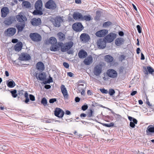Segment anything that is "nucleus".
Here are the masks:
<instances>
[{
	"mask_svg": "<svg viewBox=\"0 0 154 154\" xmlns=\"http://www.w3.org/2000/svg\"><path fill=\"white\" fill-rule=\"evenodd\" d=\"M137 92L136 91H133L131 93V95L134 96L137 93Z\"/></svg>",
	"mask_w": 154,
	"mask_h": 154,
	"instance_id": "e2e57ef3",
	"label": "nucleus"
},
{
	"mask_svg": "<svg viewBox=\"0 0 154 154\" xmlns=\"http://www.w3.org/2000/svg\"><path fill=\"white\" fill-rule=\"evenodd\" d=\"M145 59L144 56L142 53H141V60H144Z\"/></svg>",
	"mask_w": 154,
	"mask_h": 154,
	"instance_id": "774afa93",
	"label": "nucleus"
},
{
	"mask_svg": "<svg viewBox=\"0 0 154 154\" xmlns=\"http://www.w3.org/2000/svg\"><path fill=\"white\" fill-rule=\"evenodd\" d=\"M60 89L64 98L67 99L68 98L69 95L64 85H62L60 86Z\"/></svg>",
	"mask_w": 154,
	"mask_h": 154,
	"instance_id": "f8f14e48",
	"label": "nucleus"
},
{
	"mask_svg": "<svg viewBox=\"0 0 154 154\" xmlns=\"http://www.w3.org/2000/svg\"><path fill=\"white\" fill-rule=\"evenodd\" d=\"M93 62V57L91 55H89L85 59L84 63L85 65H89Z\"/></svg>",
	"mask_w": 154,
	"mask_h": 154,
	"instance_id": "4be33fe9",
	"label": "nucleus"
},
{
	"mask_svg": "<svg viewBox=\"0 0 154 154\" xmlns=\"http://www.w3.org/2000/svg\"><path fill=\"white\" fill-rule=\"evenodd\" d=\"M80 100V98L78 97H76L75 98V101L76 102H79Z\"/></svg>",
	"mask_w": 154,
	"mask_h": 154,
	"instance_id": "680f3d73",
	"label": "nucleus"
},
{
	"mask_svg": "<svg viewBox=\"0 0 154 154\" xmlns=\"http://www.w3.org/2000/svg\"><path fill=\"white\" fill-rule=\"evenodd\" d=\"M137 28L138 32L140 33H141V30L140 26L139 25H137Z\"/></svg>",
	"mask_w": 154,
	"mask_h": 154,
	"instance_id": "5fc2aeb1",
	"label": "nucleus"
},
{
	"mask_svg": "<svg viewBox=\"0 0 154 154\" xmlns=\"http://www.w3.org/2000/svg\"><path fill=\"white\" fill-rule=\"evenodd\" d=\"M1 12L2 13L1 17H5L9 12L8 8L6 7L2 8L1 9Z\"/></svg>",
	"mask_w": 154,
	"mask_h": 154,
	"instance_id": "5701e85b",
	"label": "nucleus"
},
{
	"mask_svg": "<svg viewBox=\"0 0 154 154\" xmlns=\"http://www.w3.org/2000/svg\"><path fill=\"white\" fill-rule=\"evenodd\" d=\"M53 82V81L52 78L51 77H50L49 79L47 81H45V82L44 83L45 84H46V83H50L52 82Z\"/></svg>",
	"mask_w": 154,
	"mask_h": 154,
	"instance_id": "09e8293b",
	"label": "nucleus"
},
{
	"mask_svg": "<svg viewBox=\"0 0 154 154\" xmlns=\"http://www.w3.org/2000/svg\"><path fill=\"white\" fill-rule=\"evenodd\" d=\"M80 38L82 42L85 43L88 42L90 39V37L88 34L83 33L80 35Z\"/></svg>",
	"mask_w": 154,
	"mask_h": 154,
	"instance_id": "ddd939ff",
	"label": "nucleus"
},
{
	"mask_svg": "<svg viewBox=\"0 0 154 154\" xmlns=\"http://www.w3.org/2000/svg\"><path fill=\"white\" fill-rule=\"evenodd\" d=\"M54 22L53 23L55 27H59L60 26V23L63 21L61 17H57L54 19Z\"/></svg>",
	"mask_w": 154,
	"mask_h": 154,
	"instance_id": "2eb2a0df",
	"label": "nucleus"
},
{
	"mask_svg": "<svg viewBox=\"0 0 154 154\" xmlns=\"http://www.w3.org/2000/svg\"><path fill=\"white\" fill-rule=\"evenodd\" d=\"M54 121L50 119L46 120L45 121V122L46 123H53Z\"/></svg>",
	"mask_w": 154,
	"mask_h": 154,
	"instance_id": "4d7b16f0",
	"label": "nucleus"
},
{
	"mask_svg": "<svg viewBox=\"0 0 154 154\" xmlns=\"http://www.w3.org/2000/svg\"><path fill=\"white\" fill-rule=\"evenodd\" d=\"M100 90L103 94H106L108 92V91L104 88L100 89Z\"/></svg>",
	"mask_w": 154,
	"mask_h": 154,
	"instance_id": "49530a36",
	"label": "nucleus"
},
{
	"mask_svg": "<svg viewBox=\"0 0 154 154\" xmlns=\"http://www.w3.org/2000/svg\"><path fill=\"white\" fill-rule=\"evenodd\" d=\"M64 113V111L60 108H57L55 109L54 114L55 116L57 117L62 118Z\"/></svg>",
	"mask_w": 154,
	"mask_h": 154,
	"instance_id": "0eeeda50",
	"label": "nucleus"
},
{
	"mask_svg": "<svg viewBox=\"0 0 154 154\" xmlns=\"http://www.w3.org/2000/svg\"><path fill=\"white\" fill-rule=\"evenodd\" d=\"M114 124L113 122H111L109 124H103V125L104 126L107 127H110L113 126Z\"/></svg>",
	"mask_w": 154,
	"mask_h": 154,
	"instance_id": "37998d69",
	"label": "nucleus"
},
{
	"mask_svg": "<svg viewBox=\"0 0 154 154\" xmlns=\"http://www.w3.org/2000/svg\"><path fill=\"white\" fill-rule=\"evenodd\" d=\"M44 88H45L47 89H49L51 88V86L50 85H45Z\"/></svg>",
	"mask_w": 154,
	"mask_h": 154,
	"instance_id": "13d9d810",
	"label": "nucleus"
},
{
	"mask_svg": "<svg viewBox=\"0 0 154 154\" xmlns=\"http://www.w3.org/2000/svg\"><path fill=\"white\" fill-rule=\"evenodd\" d=\"M124 40L122 38H117L115 41V44L117 46H120L123 44Z\"/></svg>",
	"mask_w": 154,
	"mask_h": 154,
	"instance_id": "b1692460",
	"label": "nucleus"
},
{
	"mask_svg": "<svg viewBox=\"0 0 154 154\" xmlns=\"http://www.w3.org/2000/svg\"><path fill=\"white\" fill-rule=\"evenodd\" d=\"M108 33V31L106 29H103L97 32L96 35L99 37H102L106 35Z\"/></svg>",
	"mask_w": 154,
	"mask_h": 154,
	"instance_id": "dca6fc26",
	"label": "nucleus"
},
{
	"mask_svg": "<svg viewBox=\"0 0 154 154\" xmlns=\"http://www.w3.org/2000/svg\"><path fill=\"white\" fill-rule=\"evenodd\" d=\"M109 93L110 96H112L115 93V91L114 89L111 88L109 89Z\"/></svg>",
	"mask_w": 154,
	"mask_h": 154,
	"instance_id": "c03bdc74",
	"label": "nucleus"
},
{
	"mask_svg": "<svg viewBox=\"0 0 154 154\" xmlns=\"http://www.w3.org/2000/svg\"><path fill=\"white\" fill-rule=\"evenodd\" d=\"M45 6L47 9H54L56 8V5L53 1L49 0L45 3Z\"/></svg>",
	"mask_w": 154,
	"mask_h": 154,
	"instance_id": "423d86ee",
	"label": "nucleus"
},
{
	"mask_svg": "<svg viewBox=\"0 0 154 154\" xmlns=\"http://www.w3.org/2000/svg\"><path fill=\"white\" fill-rule=\"evenodd\" d=\"M97 45L100 48L103 49L106 46V40L101 39H99L97 42Z\"/></svg>",
	"mask_w": 154,
	"mask_h": 154,
	"instance_id": "4468645a",
	"label": "nucleus"
},
{
	"mask_svg": "<svg viewBox=\"0 0 154 154\" xmlns=\"http://www.w3.org/2000/svg\"><path fill=\"white\" fill-rule=\"evenodd\" d=\"M59 48L58 46L56 45H52L50 48V50L52 51H56L58 50Z\"/></svg>",
	"mask_w": 154,
	"mask_h": 154,
	"instance_id": "58836bf2",
	"label": "nucleus"
},
{
	"mask_svg": "<svg viewBox=\"0 0 154 154\" xmlns=\"http://www.w3.org/2000/svg\"><path fill=\"white\" fill-rule=\"evenodd\" d=\"M116 35L114 33H110L105 37L106 41L108 43L112 42L116 38Z\"/></svg>",
	"mask_w": 154,
	"mask_h": 154,
	"instance_id": "6e6552de",
	"label": "nucleus"
},
{
	"mask_svg": "<svg viewBox=\"0 0 154 154\" xmlns=\"http://www.w3.org/2000/svg\"><path fill=\"white\" fill-rule=\"evenodd\" d=\"M36 78L40 81H43L45 79V77L43 73H41L39 74L38 76H36Z\"/></svg>",
	"mask_w": 154,
	"mask_h": 154,
	"instance_id": "e433bc0d",
	"label": "nucleus"
},
{
	"mask_svg": "<svg viewBox=\"0 0 154 154\" xmlns=\"http://www.w3.org/2000/svg\"><path fill=\"white\" fill-rule=\"evenodd\" d=\"M36 68L38 71L42 72L45 69L44 65L42 62L39 61L36 64Z\"/></svg>",
	"mask_w": 154,
	"mask_h": 154,
	"instance_id": "f3484780",
	"label": "nucleus"
},
{
	"mask_svg": "<svg viewBox=\"0 0 154 154\" xmlns=\"http://www.w3.org/2000/svg\"><path fill=\"white\" fill-rule=\"evenodd\" d=\"M91 19V17L90 15H85L82 16V21L85 20L86 21H90Z\"/></svg>",
	"mask_w": 154,
	"mask_h": 154,
	"instance_id": "4c0bfd02",
	"label": "nucleus"
},
{
	"mask_svg": "<svg viewBox=\"0 0 154 154\" xmlns=\"http://www.w3.org/2000/svg\"><path fill=\"white\" fill-rule=\"evenodd\" d=\"M10 92L11 93L13 97L16 98L17 97V91L16 90L14 89L13 90L11 91Z\"/></svg>",
	"mask_w": 154,
	"mask_h": 154,
	"instance_id": "ea45409f",
	"label": "nucleus"
},
{
	"mask_svg": "<svg viewBox=\"0 0 154 154\" xmlns=\"http://www.w3.org/2000/svg\"><path fill=\"white\" fill-rule=\"evenodd\" d=\"M29 98L30 100L34 101L35 100V97L34 95L32 94H30L29 95Z\"/></svg>",
	"mask_w": 154,
	"mask_h": 154,
	"instance_id": "3c124183",
	"label": "nucleus"
},
{
	"mask_svg": "<svg viewBox=\"0 0 154 154\" xmlns=\"http://www.w3.org/2000/svg\"><path fill=\"white\" fill-rule=\"evenodd\" d=\"M41 103L44 106L46 105L47 103V102L46 98L45 97L43 98L42 100Z\"/></svg>",
	"mask_w": 154,
	"mask_h": 154,
	"instance_id": "79ce46f5",
	"label": "nucleus"
},
{
	"mask_svg": "<svg viewBox=\"0 0 154 154\" xmlns=\"http://www.w3.org/2000/svg\"><path fill=\"white\" fill-rule=\"evenodd\" d=\"M143 69L145 70L144 71V73L146 75H148V73L152 75L154 72V69L151 66H147V69L146 67H144Z\"/></svg>",
	"mask_w": 154,
	"mask_h": 154,
	"instance_id": "412c9836",
	"label": "nucleus"
},
{
	"mask_svg": "<svg viewBox=\"0 0 154 154\" xmlns=\"http://www.w3.org/2000/svg\"><path fill=\"white\" fill-rule=\"evenodd\" d=\"M31 24L34 26H38L41 24V20L40 18H34L31 20Z\"/></svg>",
	"mask_w": 154,
	"mask_h": 154,
	"instance_id": "a211bd4d",
	"label": "nucleus"
},
{
	"mask_svg": "<svg viewBox=\"0 0 154 154\" xmlns=\"http://www.w3.org/2000/svg\"><path fill=\"white\" fill-rule=\"evenodd\" d=\"M82 15L81 13L77 12H74L72 15L73 17L75 20H82Z\"/></svg>",
	"mask_w": 154,
	"mask_h": 154,
	"instance_id": "6ab92c4d",
	"label": "nucleus"
},
{
	"mask_svg": "<svg viewBox=\"0 0 154 154\" xmlns=\"http://www.w3.org/2000/svg\"><path fill=\"white\" fill-rule=\"evenodd\" d=\"M146 103L149 106H152V105L151 104H150L148 100V99H147V100L146 102Z\"/></svg>",
	"mask_w": 154,
	"mask_h": 154,
	"instance_id": "69168bd1",
	"label": "nucleus"
},
{
	"mask_svg": "<svg viewBox=\"0 0 154 154\" xmlns=\"http://www.w3.org/2000/svg\"><path fill=\"white\" fill-rule=\"evenodd\" d=\"M118 33H119V35L121 36H122L124 35V32L122 31H119Z\"/></svg>",
	"mask_w": 154,
	"mask_h": 154,
	"instance_id": "bf43d9fd",
	"label": "nucleus"
},
{
	"mask_svg": "<svg viewBox=\"0 0 154 154\" xmlns=\"http://www.w3.org/2000/svg\"><path fill=\"white\" fill-rule=\"evenodd\" d=\"M25 23H18L16 25V27L19 31H22L25 26Z\"/></svg>",
	"mask_w": 154,
	"mask_h": 154,
	"instance_id": "c756f323",
	"label": "nucleus"
},
{
	"mask_svg": "<svg viewBox=\"0 0 154 154\" xmlns=\"http://www.w3.org/2000/svg\"><path fill=\"white\" fill-rule=\"evenodd\" d=\"M31 59L30 55L27 53H23L20 55L19 59L21 61L28 60Z\"/></svg>",
	"mask_w": 154,
	"mask_h": 154,
	"instance_id": "9b49d317",
	"label": "nucleus"
},
{
	"mask_svg": "<svg viewBox=\"0 0 154 154\" xmlns=\"http://www.w3.org/2000/svg\"><path fill=\"white\" fill-rule=\"evenodd\" d=\"M125 58V56L124 55H122L119 56V59L120 60L122 61L123 60H124Z\"/></svg>",
	"mask_w": 154,
	"mask_h": 154,
	"instance_id": "8fccbe9b",
	"label": "nucleus"
},
{
	"mask_svg": "<svg viewBox=\"0 0 154 154\" xmlns=\"http://www.w3.org/2000/svg\"><path fill=\"white\" fill-rule=\"evenodd\" d=\"M146 133L148 135H150L151 133H154V126L151 125H149L146 130Z\"/></svg>",
	"mask_w": 154,
	"mask_h": 154,
	"instance_id": "a878e982",
	"label": "nucleus"
},
{
	"mask_svg": "<svg viewBox=\"0 0 154 154\" xmlns=\"http://www.w3.org/2000/svg\"><path fill=\"white\" fill-rule=\"evenodd\" d=\"M106 74L109 77L113 78H116L117 76V72L112 69H108L106 72Z\"/></svg>",
	"mask_w": 154,
	"mask_h": 154,
	"instance_id": "9d476101",
	"label": "nucleus"
},
{
	"mask_svg": "<svg viewBox=\"0 0 154 154\" xmlns=\"http://www.w3.org/2000/svg\"><path fill=\"white\" fill-rule=\"evenodd\" d=\"M58 45L60 47L61 51L65 52L68 51L73 46V43L72 41H69L64 44L63 42H59Z\"/></svg>",
	"mask_w": 154,
	"mask_h": 154,
	"instance_id": "f257e3e1",
	"label": "nucleus"
},
{
	"mask_svg": "<svg viewBox=\"0 0 154 154\" xmlns=\"http://www.w3.org/2000/svg\"><path fill=\"white\" fill-rule=\"evenodd\" d=\"M102 71V66L99 64L96 65L93 69V73L96 76H99Z\"/></svg>",
	"mask_w": 154,
	"mask_h": 154,
	"instance_id": "f03ea898",
	"label": "nucleus"
},
{
	"mask_svg": "<svg viewBox=\"0 0 154 154\" xmlns=\"http://www.w3.org/2000/svg\"><path fill=\"white\" fill-rule=\"evenodd\" d=\"M9 81L8 80L7 82V86L9 88H13L16 85L15 82L12 79H10Z\"/></svg>",
	"mask_w": 154,
	"mask_h": 154,
	"instance_id": "7c9ffc66",
	"label": "nucleus"
},
{
	"mask_svg": "<svg viewBox=\"0 0 154 154\" xmlns=\"http://www.w3.org/2000/svg\"><path fill=\"white\" fill-rule=\"evenodd\" d=\"M112 24V23L109 21L104 23L103 26L104 27H107Z\"/></svg>",
	"mask_w": 154,
	"mask_h": 154,
	"instance_id": "a19ab883",
	"label": "nucleus"
},
{
	"mask_svg": "<svg viewBox=\"0 0 154 154\" xmlns=\"http://www.w3.org/2000/svg\"><path fill=\"white\" fill-rule=\"evenodd\" d=\"M67 74V75L70 77H72L73 75V73L72 72H68Z\"/></svg>",
	"mask_w": 154,
	"mask_h": 154,
	"instance_id": "052dcab7",
	"label": "nucleus"
},
{
	"mask_svg": "<svg viewBox=\"0 0 154 154\" xmlns=\"http://www.w3.org/2000/svg\"><path fill=\"white\" fill-rule=\"evenodd\" d=\"M15 21V18L13 17H10L6 19L4 21V23L6 25H10Z\"/></svg>",
	"mask_w": 154,
	"mask_h": 154,
	"instance_id": "aec40b11",
	"label": "nucleus"
},
{
	"mask_svg": "<svg viewBox=\"0 0 154 154\" xmlns=\"http://www.w3.org/2000/svg\"><path fill=\"white\" fill-rule=\"evenodd\" d=\"M65 114L67 115H70L71 113L69 111L67 110L65 112Z\"/></svg>",
	"mask_w": 154,
	"mask_h": 154,
	"instance_id": "338daca9",
	"label": "nucleus"
},
{
	"mask_svg": "<svg viewBox=\"0 0 154 154\" xmlns=\"http://www.w3.org/2000/svg\"><path fill=\"white\" fill-rule=\"evenodd\" d=\"M42 9H36L33 12V14L34 15H42L43 13L41 11Z\"/></svg>",
	"mask_w": 154,
	"mask_h": 154,
	"instance_id": "72a5a7b5",
	"label": "nucleus"
},
{
	"mask_svg": "<svg viewBox=\"0 0 154 154\" xmlns=\"http://www.w3.org/2000/svg\"><path fill=\"white\" fill-rule=\"evenodd\" d=\"M88 108V106L87 105H84L82 107V109L83 111H85Z\"/></svg>",
	"mask_w": 154,
	"mask_h": 154,
	"instance_id": "6e6d98bb",
	"label": "nucleus"
},
{
	"mask_svg": "<svg viewBox=\"0 0 154 154\" xmlns=\"http://www.w3.org/2000/svg\"><path fill=\"white\" fill-rule=\"evenodd\" d=\"M42 2L41 0L37 1L35 4V8L36 9H42Z\"/></svg>",
	"mask_w": 154,
	"mask_h": 154,
	"instance_id": "393cba45",
	"label": "nucleus"
},
{
	"mask_svg": "<svg viewBox=\"0 0 154 154\" xmlns=\"http://www.w3.org/2000/svg\"><path fill=\"white\" fill-rule=\"evenodd\" d=\"M49 42L52 45H54L56 43L57 39L55 37H52L49 38Z\"/></svg>",
	"mask_w": 154,
	"mask_h": 154,
	"instance_id": "f704fd0d",
	"label": "nucleus"
},
{
	"mask_svg": "<svg viewBox=\"0 0 154 154\" xmlns=\"http://www.w3.org/2000/svg\"><path fill=\"white\" fill-rule=\"evenodd\" d=\"M93 111L92 109H90L89 112L87 115V117L88 118L92 116Z\"/></svg>",
	"mask_w": 154,
	"mask_h": 154,
	"instance_id": "de8ad7c7",
	"label": "nucleus"
},
{
	"mask_svg": "<svg viewBox=\"0 0 154 154\" xmlns=\"http://www.w3.org/2000/svg\"><path fill=\"white\" fill-rule=\"evenodd\" d=\"M63 65L66 68H68L69 67V65L67 63L64 62L63 63Z\"/></svg>",
	"mask_w": 154,
	"mask_h": 154,
	"instance_id": "603ef678",
	"label": "nucleus"
},
{
	"mask_svg": "<svg viewBox=\"0 0 154 154\" xmlns=\"http://www.w3.org/2000/svg\"><path fill=\"white\" fill-rule=\"evenodd\" d=\"M22 6L25 8H28L31 7V4L28 1H23L22 3Z\"/></svg>",
	"mask_w": 154,
	"mask_h": 154,
	"instance_id": "473e14b6",
	"label": "nucleus"
},
{
	"mask_svg": "<svg viewBox=\"0 0 154 154\" xmlns=\"http://www.w3.org/2000/svg\"><path fill=\"white\" fill-rule=\"evenodd\" d=\"M57 36L60 41H63L65 39V35L61 32H58L57 34Z\"/></svg>",
	"mask_w": 154,
	"mask_h": 154,
	"instance_id": "cd10ccee",
	"label": "nucleus"
},
{
	"mask_svg": "<svg viewBox=\"0 0 154 154\" xmlns=\"http://www.w3.org/2000/svg\"><path fill=\"white\" fill-rule=\"evenodd\" d=\"M73 29L76 32H80L83 29L84 27L81 23H76L72 26Z\"/></svg>",
	"mask_w": 154,
	"mask_h": 154,
	"instance_id": "39448f33",
	"label": "nucleus"
},
{
	"mask_svg": "<svg viewBox=\"0 0 154 154\" xmlns=\"http://www.w3.org/2000/svg\"><path fill=\"white\" fill-rule=\"evenodd\" d=\"M105 61L107 63H111L114 60V58L109 55H107L104 57Z\"/></svg>",
	"mask_w": 154,
	"mask_h": 154,
	"instance_id": "c85d7f7f",
	"label": "nucleus"
},
{
	"mask_svg": "<svg viewBox=\"0 0 154 154\" xmlns=\"http://www.w3.org/2000/svg\"><path fill=\"white\" fill-rule=\"evenodd\" d=\"M137 121L135 119H133L132 122H131L130 123V126L132 128H134L135 126V124H137Z\"/></svg>",
	"mask_w": 154,
	"mask_h": 154,
	"instance_id": "c9c22d12",
	"label": "nucleus"
},
{
	"mask_svg": "<svg viewBox=\"0 0 154 154\" xmlns=\"http://www.w3.org/2000/svg\"><path fill=\"white\" fill-rule=\"evenodd\" d=\"M100 14L98 11L96 12V16L95 18V19L96 20H99L100 17Z\"/></svg>",
	"mask_w": 154,
	"mask_h": 154,
	"instance_id": "a18cd8bd",
	"label": "nucleus"
},
{
	"mask_svg": "<svg viewBox=\"0 0 154 154\" xmlns=\"http://www.w3.org/2000/svg\"><path fill=\"white\" fill-rule=\"evenodd\" d=\"M78 56L80 58L85 57L87 55V52L83 50H81L78 53Z\"/></svg>",
	"mask_w": 154,
	"mask_h": 154,
	"instance_id": "bb28decb",
	"label": "nucleus"
},
{
	"mask_svg": "<svg viewBox=\"0 0 154 154\" xmlns=\"http://www.w3.org/2000/svg\"><path fill=\"white\" fill-rule=\"evenodd\" d=\"M16 32V29L14 28H9L8 29L5 30V34L6 35L8 36H13Z\"/></svg>",
	"mask_w": 154,
	"mask_h": 154,
	"instance_id": "1a4fd4ad",
	"label": "nucleus"
},
{
	"mask_svg": "<svg viewBox=\"0 0 154 154\" xmlns=\"http://www.w3.org/2000/svg\"><path fill=\"white\" fill-rule=\"evenodd\" d=\"M29 37L32 41L35 42H39L42 39L41 36L37 33H30Z\"/></svg>",
	"mask_w": 154,
	"mask_h": 154,
	"instance_id": "20e7f679",
	"label": "nucleus"
},
{
	"mask_svg": "<svg viewBox=\"0 0 154 154\" xmlns=\"http://www.w3.org/2000/svg\"><path fill=\"white\" fill-rule=\"evenodd\" d=\"M11 42L13 43H16L18 42V40L16 39H12Z\"/></svg>",
	"mask_w": 154,
	"mask_h": 154,
	"instance_id": "0e129e2a",
	"label": "nucleus"
},
{
	"mask_svg": "<svg viewBox=\"0 0 154 154\" xmlns=\"http://www.w3.org/2000/svg\"><path fill=\"white\" fill-rule=\"evenodd\" d=\"M17 20L21 23H25L27 19L26 16L22 12H20L16 16Z\"/></svg>",
	"mask_w": 154,
	"mask_h": 154,
	"instance_id": "7ed1b4c3",
	"label": "nucleus"
},
{
	"mask_svg": "<svg viewBox=\"0 0 154 154\" xmlns=\"http://www.w3.org/2000/svg\"><path fill=\"white\" fill-rule=\"evenodd\" d=\"M56 101L57 100L56 98H52L50 99L49 102L50 103H52Z\"/></svg>",
	"mask_w": 154,
	"mask_h": 154,
	"instance_id": "864d4df0",
	"label": "nucleus"
},
{
	"mask_svg": "<svg viewBox=\"0 0 154 154\" xmlns=\"http://www.w3.org/2000/svg\"><path fill=\"white\" fill-rule=\"evenodd\" d=\"M22 47V44L21 42L17 43L15 46L14 48L15 50L17 51H19L21 50Z\"/></svg>",
	"mask_w": 154,
	"mask_h": 154,
	"instance_id": "2f4dec72",
	"label": "nucleus"
}]
</instances>
